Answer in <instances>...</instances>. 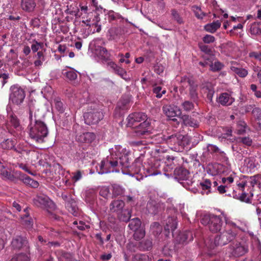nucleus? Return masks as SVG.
Returning <instances> with one entry per match:
<instances>
[{"label":"nucleus","mask_w":261,"mask_h":261,"mask_svg":"<svg viewBox=\"0 0 261 261\" xmlns=\"http://www.w3.org/2000/svg\"><path fill=\"white\" fill-rule=\"evenodd\" d=\"M152 246V240L147 239L139 242L138 248L141 251H147L150 250Z\"/></svg>","instance_id":"obj_31"},{"label":"nucleus","mask_w":261,"mask_h":261,"mask_svg":"<svg viewBox=\"0 0 261 261\" xmlns=\"http://www.w3.org/2000/svg\"><path fill=\"white\" fill-rule=\"evenodd\" d=\"M230 69L235 74H237L241 77H246L248 73V71L245 68L237 67L235 66H231Z\"/></svg>","instance_id":"obj_36"},{"label":"nucleus","mask_w":261,"mask_h":261,"mask_svg":"<svg viewBox=\"0 0 261 261\" xmlns=\"http://www.w3.org/2000/svg\"><path fill=\"white\" fill-rule=\"evenodd\" d=\"M28 253H18L15 255L10 261H29V257L28 256Z\"/></svg>","instance_id":"obj_48"},{"label":"nucleus","mask_w":261,"mask_h":261,"mask_svg":"<svg viewBox=\"0 0 261 261\" xmlns=\"http://www.w3.org/2000/svg\"><path fill=\"white\" fill-rule=\"evenodd\" d=\"M201 222L203 225H207L211 231L217 232L222 227V217L213 214L204 215L201 218Z\"/></svg>","instance_id":"obj_6"},{"label":"nucleus","mask_w":261,"mask_h":261,"mask_svg":"<svg viewBox=\"0 0 261 261\" xmlns=\"http://www.w3.org/2000/svg\"><path fill=\"white\" fill-rule=\"evenodd\" d=\"M193 240V233L189 230L180 233L177 238V241L179 243H187L192 241Z\"/></svg>","instance_id":"obj_21"},{"label":"nucleus","mask_w":261,"mask_h":261,"mask_svg":"<svg viewBox=\"0 0 261 261\" xmlns=\"http://www.w3.org/2000/svg\"><path fill=\"white\" fill-rule=\"evenodd\" d=\"M261 179L260 174H256L254 176L250 177V185L253 187L255 185L257 184L259 179Z\"/></svg>","instance_id":"obj_58"},{"label":"nucleus","mask_w":261,"mask_h":261,"mask_svg":"<svg viewBox=\"0 0 261 261\" xmlns=\"http://www.w3.org/2000/svg\"><path fill=\"white\" fill-rule=\"evenodd\" d=\"M217 102L223 106H228L232 105L234 101V98L229 93L224 92L221 93L217 99Z\"/></svg>","instance_id":"obj_17"},{"label":"nucleus","mask_w":261,"mask_h":261,"mask_svg":"<svg viewBox=\"0 0 261 261\" xmlns=\"http://www.w3.org/2000/svg\"><path fill=\"white\" fill-rule=\"evenodd\" d=\"M0 174L3 176V177L11 181H14L16 178L8 170L5 168L3 165L0 166Z\"/></svg>","instance_id":"obj_34"},{"label":"nucleus","mask_w":261,"mask_h":261,"mask_svg":"<svg viewBox=\"0 0 261 261\" xmlns=\"http://www.w3.org/2000/svg\"><path fill=\"white\" fill-rule=\"evenodd\" d=\"M221 23L219 20L205 25L204 29L206 32L214 33L220 27Z\"/></svg>","instance_id":"obj_30"},{"label":"nucleus","mask_w":261,"mask_h":261,"mask_svg":"<svg viewBox=\"0 0 261 261\" xmlns=\"http://www.w3.org/2000/svg\"><path fill=\"white\" fill-rule=\"evenodd\" d=\"M152 92L155 94L156 98H160L163 94H165L166 93V90L163 89L162 87L157 86L156 84H154L153 86Z\"/></svg>","instance_id":"obj_37"},{"label":"nucleus","mask_w":261,"mask_h":261,"mask_svg":"<svg viewBox=\"0 0 261 261\" xmlns=\"http://www.w3.org/2000/svg\"><path fill=\"white\" fill-rule=\"evenodd\" d=\"M210 69L213 72L218 71L221 70L224 65L219 61H216L214 63L210 64Z\"/></svg>","instance_id":"obj_53"},{"label":"nucleus","mask_w":261,"mask_h":261,"mask_svg":"<svg viewBox=\"0 0 261 261\" xmlns=\"http://www.w3.org/2000/svg\"><path fill=\"white\" fill-rule=\"evenodd\" d=\"M162 110L164 114L169 118L175 117L181 114L180 109L170 105H164Z\"/></svg>","instance_id":"obj_16"},{"label":"nucleus","mask_w":261,"mask_h":261,"mask_svg":"<svg viewBox=\"0 0 261 261\" xmlns=\"http://www.w3.org/2000/svg\"><path fill=\"white\" fill-rule=\"evenodd\" d=\"M141 225V222L140 220L136 218L133 219L130 221V222L128 224V227L131 230L135 231L141 228L142 227Z\"/></svg>","instance_id":"obj_40"},{"label":"nucleus","mask_w":261,"mask_h":261,"mask_svg":"<svg viewBox=\"0 0 261 261\" xmlns=\"http://www.w3.org/2000/svg\"><path fill=\"white\" fill-rule=\"evenodd\" d=\"M195 82L194 80L192 78L184 76L181 77L180 80V83L182 87L186 88L187 86H190Z\"/></svg>","instance_id":"obj_52"},{"label":"nucleus","mask_w":261,"mask_h":261,"mask_svg":"<svg viewBox=\"0 0 261 261\" xmlns=\"http://www.w3.org/2000/svg\"><path fill=\"white\" fill-rule=\"evenodd\" d=\"M147 116L143 113H134L130 114L127 118V125L129 126L136 125V123L141 121H147Z\"/></svg>","instance_id":"obj_15"},{"label":"nucleus","mask_w":261,"mask_h":261,"mask_svg":"<svg viewBox=\"0 0 261 261\" xmlns=\"http://www.w3.org/2000/svg\"><path fill=\"white\" fill-rule=\"evenodd\" d=\"M252 114L256 119L261 121V109L255 108L252 110Z\"/></svg>","instance_id":"obj_63"},{"label":"nucleus","mask_w":261,"mask_h":261,"mask_svg":"<svg viewBox=\"0 0 261 261\" xmlns=\"http://www.w3.org/2000/svg\"><path fill=\"white\" fill-rule=\"evenodd\" d=\"M182 109L187 112H190L194 109V103L189 100H185L181 104Z\"/></svg>","instance_id":"obj_46"},{"label":"nucleus","mask_w":261,"mask_h":261,"mask_svg":"<svg viewBox=\"0 0 261 261\" xmlns=\"http://www.w3.org/2000/svg\"><path fill=\"white\" fill-rule=\"evenodd\" d=\"M56 109L60 113H63L64 111V107L60 98L57 97L54 100Z\"/></svg>","instance_id":"obj_56"},{"label":"nucleus","mask_w":261,"mask_h":261,"mask_svg":"<svg viewBox=\"0 0 261 261\" xmlns=\"http://www.w3.org/2000/svg\"><path fill=\"white\" fill-rule=\"evenodd\" d=\"M151 133V128L148 121H144L138 125L134 126L132 135L134 137L143 138L149 136Z\"/></svg>","instance_id":"obj_11"},{"label":"nucleus","mask_w":261,"mask_h":261,"mask_svg":"<svg viewBox=\"0 0 261 261\" xmlns=\"http://www.w3.org/2000/svg\"><path fill=\"white\" fill-rule=\"evenodd\" d=\"M66 11L68 14L74 15L76 18L81 16L79 9L77 7L72 8V6L71 5L69 7H68Z\"/></svg>","instance_id":"obj_54"},{"label":"nucleus","mask_w":261,"mask_h":261,"mask_svg":"<svg viewBox=\"0 0 261 261\" xmlns=\"http://www.w3.org/2000/svg\"><path fill=\"white\" fill-rule=\"evenodd\" d=\"M247 194L244 192H242V194L240 195L239 197V199L241 201L247 203H251V198L247 196Z\"/></svg>","instance_id":"obj_61"},{"label":"nucleus","mask_w":261,"mask_h":261,"mask_svg":"<svg viewBox=\"0 0 261 261\" xmlns=\"http://www.w3.org/2000/svg\"><path fill=\"white\" fill-rule=\"evenodd\" d=\"M22 180H23V182L25 184L29 185L33 188H37L39 185V183L37 181L33 180V179L31 178L30 177L27 176L23 177Z\"/></svg>","instance_id":"obj_55"},{"label":"nucleus","mask_w":261,"mask_h":261,"mask_svg":"<svg viewBox=\"0 0 261 261\" xmlns=\"http://www.w3.org/2000/svg\"><path fill=\"white\" fill-rule=\"evenodd\" d=\"M197 89L198 85L195 82L189 86V96L194 101H196L198 98Z\"/></svg>","instance_id":"obj_33"},{"label":"nucleus","mask_w":261,"mask_h":261,"mask_svg":"<svg viewBox=\"0 0 261 261\" xmlns=\"http://www.w3.org/2000/svg\"><path fill=\"white\" fill-rule=\"evenodd\" d=\"M110 155L117 157L120 161V165L122 171L129 166L128 152L120 145H115L110 150Z\"/></svg>","instance_id":"obj_8"},{"label":"nucleus","mask_w":261,"mask_h":261,"mask_svg":"<svg viewBox=\"0 0 261 261\" xmlns=\"http://www.w3.org/2000/svg\"><path fill=\"white\" fill-rule=\"evenodd\" d=\"M130 212L128 209H123L118 213V217L120 221L127 222L130 218Z\"/></svg>","instance_id":"obj_35"},{"label":"nucleus","mask_w":261,"mask_h":261,"mask_svg":"<svg viewBox=\"0 0 261 261\" xmlns=\"http://www.w3.org/2000/svg\"><path fill=\"white\" fill-rule=\"evenodd\" d=\"M10 90V100L17 105L21 103L25 96L24 90L18 85H14L11 86Z\"/></svg>","instance_id":"obj_10"},{"label":"nucleus","mask_w":261,"mask_h":261,"mask_svg":"<svg viewBox=\"0 0 261 261\" xmlns=\"http://www.w3.org/2000/svg\"><path fill=\"white\" fill-rule=\"evenodd\" d=\"M15 142L14 140L7 139L1 143V147L3 149L9 150L14 149L15 151H17L16 148H14Z\"/></svg>","instance_id":"obj_32"},{"label":"nucleus","mask_w":261,"mask_h":261,"mask_svg":"<svg viewBox=\"0 0 261 261\" xmlns=\"http://www.w3.org/2000/svg\"><path fill=\"white\" fill-rule=\"evenodd\" d=\"M236 141L247 146H251L253 143L252 139L249 136L238 137L236 139Z\"/></svg>","instance_id":"obj_47"},{"label":"nucleus","mask_w":261,"mask_h":261,"mask_svg":"<svg viewBox=\"0 0 261 261\" xmlns=\"http://www.w3.org/2000/svg\"><path fill=\"white\" fill-rule=\"evenodd\" d=\"M95 139V135L93 133L86 132L78 137V140L82 143H90Z\"/></svg>","instance_id":"obj_24"},{"label":"nucleus","mask_w":261,"mask_h":261,"mask_svg":"<svg viewBox=\"0 0 261 261\" xmlns=\"http://www.w3.org/2000/svg\"><path fill=\"white\" fill-rule=\"evenodd\" d=\"M207 148L208 151L211 153H215L216 154H217L220 150L217 146L211 144H207Z\"/></svg>","instance_id":"obj_59"},{"label":"nucleus","mask_w":261,"mask_h":261,"mask_svg":"<svg viewBox=\"0 0 261 261\" xmlns=\"http://www.w3.org/2000/svg\"><path fill=\"white\" fill-rule=\"evenodd\" d=\"M160 143H165L173 150L176 152H182L186 145L185 137L179 134L176 133L171 135H161L157 136Z\"/></svg>","instance_id":"obj_2"},{"label":"nucleus","mask_w":261,"mask_h":261,"mask_svg":"<svg viewBox=\"0 0 261 261\" xmlns=\"http://www.w3.org/2000/svg\"><path fill=\"white\" fill-rule=\"evenodd\" d=\"M165 230L169 232L170 231H173L176 228L177 222L176 218L174 217H168L166 220Z\"/></svg>","instance_id":"obj_23"},{"label":"nucleus","mask_w":261,"mask_h":261,"mask_svg":"<svg viewBox=\"0 0 261 261\" xmlns=\"http://www.w3.org/2000/svg\"><path fill=\"white\" fill-rule=\"evenodd\" d=\"M46 124L40 120H36L34 126L31 128L29 135L32 139L37 143H42L48 135Z\"/></svg>","instance_id":"obj_3"},{"label":"nucleus","mask_w":261,"mask_h":261,"mask_svg":"<svg viewBox=\"0 0 261 261\" xmlns=\"http://www.w3.org/2000/svg\"><path fill=\"white\" fill-rule=\"evenodd\" d=\"M192 9L195 16L198 19H201L206 15V14L202 12L201 8L197 6H192Z\"/></svg>","instance_id":"obj_50"},{"label":"nucleus","mask_w":261,"mask_h":261,"mask_svg":"<svg viewBox=\"0 0 261 261\" xmlns=\"http://www.w3.org/2000/svg\"><path fill=\"white\" fill-rule=\"evenodd\" d=\"M123 34V30L121 28H112L108 33L109 40H116L121 36Z\"/></svg>","instance_id":"obj_20"},{"label":"nucleus","mask_w":261,"mask_h":261,"mask_svg":"<svg viewBox=\"0 0 261 261\" xmlns=\"http://www.w3.org/2000/svg\"><path fill=\"white\" fill-rule=\"evenodd\" d=\"M96 51L100 58L104 61H108L110 60L111 55L108 53L107 49L102 46H98Z\"/></svg>","instance_id":"obj_29"},{"label":"nucleus","mask_w":261,"mask_h":261,"mask_svg":"<svg viewBox=\"0 0 261 261\" xmlns=\"http://www.w3.org/2000/svg\"><path fill=\"white\" fill-rule=\"evenodd\" d=\"M107 19L109 22L123 19L120 14L117 13H115L114 11H109L107 15Z\"/></svg>","instance_id":"obj_45"},{"label":"nucleus","mask_w":261,"mask_h":261,"mask_svg":"<svg viewBox=\"0 0 261 261\" xmlns=\"http://www.w3.org/2000/svg\"><path fill=\"white\" fill-rule=\"evenodd\" d=\"M150 231L154 236H157L161 233L162 227L159 223L155 222L150 225Z\"/></svg>","instance_id":"obj_41"},{"label":"nucleus","mask_w":261,"mask_h":261,"mask_svg":"<svg viewBox=\"0 0 261 261\" xmlns=\"http://www.w3.org/2000/svg\"><path fill=\"white\" fill-rule=\"evenodd\" d=\"M100 174L107 173L110 172H118L121 166L120 165V161L117 156L110 155L103 160L100 165Z\"/></svg>","instance_id":"obj_4"},{"label":"nucleus","mask_w":261,"mask_h":261,"mask_svg":"<svg viewBox=\"0 0 261 261\" xmlns=\"http://www.w3.org/2000/svg\"><path fill=\"white\" fill-rule=\"evenodd\" d=\"M100 18L99 15L96 14L94 15L93 18L87 19L86 20H83L82 22L87 26H89L92 30H94L95 32H99L101 30V24L99 23Z\"/></svg>","instance_id":"obj_14"},{"label":"nucleus","mask_w":261,"mask_h":261,"mask_svg":"<svg viewBox=\"0 0 261 261\" xmlns=\"http://www.w3.org/2000/svg\"><path fill=\"white\" fill-rule=\"evenodd\" d=\"M112 193L114 196L117 197L122 195L124 194L125 190L121 186L114 184L112 186Z\"/></svg>","instance_id":"obj_44"},{"label":"nucleus","mask_w":261,"mask_h":261,"mask_svg":"<svg viewBox=\"0 0 261 261\" xmlns=\"http://www.w3.org/2000/svg\"><path fill=\"white\" fill-rule=\"evenodd\" d=\"M27 211V208L24 209L25 214H24L23 216H21V223L26 228H31L33 226V221L31 217H30L29 214L28 213Z\"/></svg>","instance_id":"obj_25"},{"label":"nucleus","mask_w":261,"mask_h":261,"mask_svg":"<svg viewBox=\"0 0 261 261\" xmlns=\"http://www.w3.org/2000/svg\"><path fill=\"white\" fill-rule=\"evenodd\" d=\"M65 74L67 78L70 81L74 80L77 77V74L73 70H70L66 72Z\"/></svg>","instance_id":"obj_62"},{"label":"nucleus","mask_w":261,"mask_h":261,"mask_svg":"<svg viewBox=\"0 0 261 261\" xmlns=\"http://www.w3.org/2000/svg\"><path fill=\"white\" fill-rule=\"evenodd\" d=\"M81 27V32L84 38L87 37L91 34L94 33V30H92L89 26H87V24L83 23L82 24Z\"/></svg>","instance_id":"obj_51"},{"label":"nucleus","mask_w":261,"mask_h":261,"mask_svg":"<svg viewBox=\"0 0 261 261\" xmlns=\"http://www.w3.org/2000/svg\"><path fill=\"white\" fill-rule=\"evenodd\" d=\"M180 119L185 126L194 128H197L199 126L198 121L188 115H182Z\"/></svg>","instance_id":"obj_18"},{"label":"nucleus","mask_w":261,"mask_h":261,"mask_svg":"<svg viewBox=\"0 0 261 261\" xmlns=\"http://www.w3.org/2000/svg\"><path fill=\"white\" fill-rule=\"evenodd\" d=\"M133 261H153V257L147 254H137L134 256Z\"/></svg>","instance_id":"obj_38"},{"label":"nucleus","mask_w":261,"mask_h":261,"mask_svg":"<svg viewBox=\"0 0 261 261\" xmlns=\"http://www.w3.org/2000/svg\"><path fill=\"white\" fill-rule=\"evenodd\" d=\"M124 206V202L121 200H115L113 201L110 205V209L112 212L119 213Z\"/></svg>","instance_id":"obj_22"},{"label":"nucleus","mask_w":261,"mask_h":261,"mask_svg":"<svg viewBox=\"0 0 261 261\" xmlns=\"http://www.w3.org/2000/svg\"><path fill=\"white\" fill-rule=\"evenodd\" d=\"M35 43L31 45V49L34 53L37 52L40 48H42L43 43L42 42H38L35 41Z\"/></svg>","instance_id":"obj_60"},{"label":"nucleus","mask_w":261,"mask_h":261,"mask_svg":"<svg viewBox=\"0 0 261 261\" xmlns=\"http://www.w3.org/2000/svg\"><path fill=\"white\" fill-rule=\"evenodd\" d=\"M239 229L240 227L234 222L227 223L223 231L215 238V246H223L232 241L237 237Z\"/></svg>","instance_id":"obj_1"},{"label":"nucleus","mask_w":261,"mask_h":261,"mask_svg":"<svg viewBox=\"0 0 261 261\" xmlns=\"http://www.w3.org/2000/svg\"><path fill=\"white\" fill-rule=\"evenodd\" d=\"M85 123L88 125L98 123L103 118V114L101 112L94 111L85 113L84 115Z\"/></svg>","instance_id":"obj_13"},{"label":"nucleus","mask_w":261,"mask_h":261,"mask_svg":"<svg viewBox=\"0 0 261 261\" xmlns=\"http://www.w3.org/2000/svg\"><path fill=\"white\" fill-rule=\"evenodd\" d=\"M22 9L28 12H32L36 7L34 0H21Z\"/></svg>","instance_id":"obj_28"},{"label":"nucleus","mask_w":261,"mask_h":261,"mask_svg":"<svg viewBox=\"0 0 261 261\" xmlns=\"http://www.w3.org/2000/svg\"><path fill=\"white\" fill-rule=\"evenodd\" d=\"M34 204L38 206L46 208L50 213L52 218L57 219V216L50 212V210H54L56 208L55 204L48 197L41 195L36 197L34 200Z\"/></svg>","instance_id":"obj_9"},{"label":"nucleus","mask_w":261,"mask_h":261,"mask_svg":"<svg viewBox=\"0 0 261 261\" xmlns=\"http://www.w3.org/2000/svg\"><path fill=\"white\" fill-rule=\"evenodd\" d=\"M174 174L177 178L184 180L188 179L189 172L187 169L179 167L175 169Z\"/></svg>","instance_id":"obj_26"},{"label":"nucleus","mask_w":261,"mask_h":261,"mask_svg":"<svg viewBox=\"0 0 261 261\" xmlns=\"http://www.w3.org/2000/svg\"><path fill=\"white\" fill-rule=\"evenodd\" d=\"M146 207L148 212L152 215L156 214L161 210V204L153 200H150L147 202Z\"/></svg>","instance_id":"obj_19"},{"label":"nucleus","mask_w":261,"mask_h":261,"mask_svg":"<svg viewBox=\"0 0 261 261\" xmlns=\"http://www.w3.org/2000/svg\"><path fill=\"white\" fill-rule=\"evenodd\" d=\"M250 32L252 35L261 34V22H254L250 28Z\"/></svg>","instance_id":"obj_42"},{"label":"nucleus","mask_w":261,"mask_h":261,"mask_svg":"<svg viewBox=\"0 0 261 261\" xmlns=\"http://www.w3.org/2000/svg\"><path fill=\"white\" fill-rule=\"evenodd\" d=\"M171 14H172L173 17L174 18V19L178 23L181 24V23H183V21H182L181 17L180 16L178 13L177 12V11L176 10H175V9L172 10H171Z\"/></svg>","instance_id":"obj_57"},{"label":"nucleus","mask_w":261,"mask_h":261,"mask_svg":"<svg viewBox=\"0 0 261 261\" xmlns=\"http://www.w3.org/2000/svg\"><path fill=\"white\" fill-rule=\"evenodd\" d=\"M248 251V246L245 243L236 241L228 246L227 253L229 257L236 258L244 255Z\"/></svg>","instance_id":"obj_7"},{"label":"nucleus","mask_w":261,"mask_h":261,"mask_svg":"<svg viewBox=\"0 0 261 261\" xmlns=\"http://www.w3.org/2000/svg\"><path fill=\"white\" fill-rule=\"evenodd\" d=\"M134 239L136 241H139L143 239L145 235V231L143 227H141L136 230L134 231Z\"/></svg>","instance_id":"obj_49"},{"label":"nucleus","mask_w":261,"mask_h":261,"mask_svg":"<svg viewBox=\"0 0 261 261\" xmlns=\"http://www.w3.org/2000/svg\"><path fill=\"white\" fill-rule=\"evenodd\" d=\"M110 194V190L107 187H102L99 191V194L104 198H107Z\"/></svg>","instance_id":"obj_64"},{"label":"nucleus","mask_w":261,"mask_h":261,"mask_svg":"<svg viewBox=\"0 0 261 261\" xmlns=\"http://www.w3.org/2000/svg\"><path fill=\"white\" fill-rule=\"evenodd\" d=\"M11 247L13 250H22L27 253L30 251V245L25 237L21 236L14 237L11 241Z\"/></svg>","instance_id":"obj_12"},{"label":"nucleus","mask_w":261,"mask_h":261,"mask_svg":"<svg viewBox=\"0 0 261 261\" xmlns=\"http://www.w3.org/2000/svg\"><path fill=\"white\" fill-rule=\"evenodd\" d=\"M143 160L141 157L136 159L133 164L129 165L128 171L133 174H140L144 176L156 175L160 173L158 170L154 171L152 168H145L142 164ZM127 169V168H126Z\"/></svg>","instance_id":"obj_5"},{"label":"nucleus","mask_w":261,"mask_h":261,"mask_svg":"<svg viewBox=\"0 0 261 261\" xmlns=\"http://www.w3.org/2000/svg\"><path fill=\"white\" fill-rule=\"evenodd\" d=\"M247 127L246 123L244 121L240 120L237 122L236 133L238 135H243L246 132Z\"/></svg>","instance_id":"obj_39"},{"label":"nucleus","mask_w":261,"mask_h":261,"mask_svg":"<svg viewBox=\"0 0 261 261\" xmlns=\"http://www.w3.org/2000/svg\"><path fill=\"white\" fill-rule=\"evenodd\" d=\"M200 186L203 191H206L205 193L208 194L211 192L212 183L208 179H204L203 181L200 183Z\"/></svg>","instance_id":"obj_43"},{"label":"nucleus","mask_w":261,"mask_h":261,"mask_svg":"<svg viewBox=\"0 0 261 261\" xmlns=\"http://www.w3.org/2000/svg\"><path fill=\"white\" fill-rule=\"evenodd\" d=\"M65 206L69 213L73 216H76L78 215L77 207L76 201L72 198L69 201L65 203Z\"/></svg>","instance_id":"obj_27"}]
</instances>
